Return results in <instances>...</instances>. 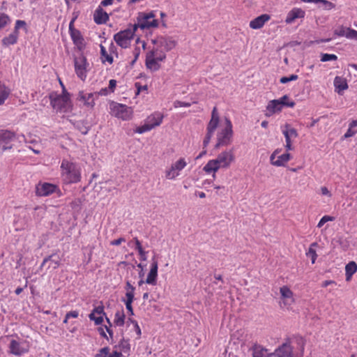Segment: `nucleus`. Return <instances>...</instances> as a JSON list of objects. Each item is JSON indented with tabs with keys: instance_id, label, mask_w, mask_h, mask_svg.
<instances>
[{
	"instance_id": "nucleus-1",
	"label": "nucleus",
	"mask_w": 357,
	"mask_h": 357,
	"mask_svg": "<svg viewBox=\"0 0 357 357\" xmlns=\"http://www.w3.org/2000/svg\"><path fill=\"white\" fill-rule=\"evenodd\" d=\"M61 168L63 179L66 183H75L80 181V171L75 163L63 159L61 162Z\"/></svg>"
},
{
	"instance_id": "nucleus-2",
	"label": "nucleus",
	"mask_w": 357,
	"mask_h": 357,
	"mask_svg": "<svg viewBox=\"0 0 357 357\" xmlns=\"http://www.w3.org/2000/svg\"><path fill=\"white\" fill-rule=\"evenodd\" d=\"M52 107L61 112H67L70 104V94L63 88L62 94L58 95L56 93H52L49 96Z\"/></svg>"
},
{
	"instance_id": "nucleus-3",
	"label": "nucleus",
	"mask_w": 357,
	"mask_h": 357,
	"mask_svg": "<svg viewBox=\"0 0 357 357\" xmlns=\"http://www.w3.org/2000/svg\"><path fill=\"white\" fill-rule=\"evenodd\" d=\"M137 29L136 26L130 24V27L116 33L114 36V40L121 47L127 48L130 46V40L133 38Z\"/></svg>"
},
{
	"instance_id": "nucleus-4",
	"label": "nucleus",
	"mask_w": 357,
	"mask_h": 357,
	"mask_svg": "<svg viewBox=\"0 0 357 357\" xmlns=\"http://www.w3.org/2000/svg\"><path fill=\"white\" fill-rule=\"evenodd\" d=\"M226 126L218 135V142L215 145V149H219L220 146H225L230 144L232 141L233 130L231 121L225 118Z\"/></svg>"
},
{
	"instance_id": "nucleus-5",
	"label": "nucleus",
	"mask_w": 357,
	"mask_h": 357,
	"mask_svg": "<svg viewBox=\"0 0 357 357\" xmlns=\"http://www.w3.org/2000/svg\"><path fill=\"white\" fill-rule=\"evenodd\" d=\"M155 17V14L153 11L146 13H139L137 17V24H135L134 26H136L137 29L140 28L142 30L149 29L151 27H158V22L157 20H153L152 21H149V19Z\"/></svg>"
},
{
	"instance_id": "nucleus-6",
	"label": "nucleus",
	"mask_w": 357,
	"mask_h": 357,
	"mask_svg": "<svg viewBox=\"0 0 357 357\" xmlns=\"http://www.w3.org/2000/svg\"><path fill=\"white\" fill-rule=\"evenodd\" d=\"M74 63L77 77L84 81L86 77V66H89L86 58L83 55L82 53H80L79 56L75 57Z\"/></svg>"
},
{
	"instance_id": "nucleus-7",
	"label": "nucleus",
	"mask_w": 357,
	"mask_h": 357,
	"mask_svg": "<svg viewBox=\"0 0 357 357\" xmlns=\"http://www.w3.org/2000/svg\"><path fill=\"white\" fill-rule=\"evenodd\" d=\"M61 261V259L58 252H54L44 258L40 268L45 266L47 271H52L60 266Z\"/></svg>"
},
{
	"instance_id": "nucleus-8",
	"label": "nucleus",
	"mask_w": 357,
	"mask_h": 357,
	"mask_svg": "<svg viewBox=\"0 0 357 357\" xmlns=\"http://www.w3.org/2000/svg\"><path fill=\"white\" fill-rule=\"evenodd\" d=\"M271 357H293V347L289 338L278 347L274 352L271 353Z\"/></svg>"
},
{
	"instance_id": "nucleus-9",
	"label": "nucleus",
	"mask_w": 357,
	"mask_h": 357,
	"mask_svg": "<svg viewBox=\"0 0 357 357\" xmlns=\"http://www.w3.org/2000/svg\"><path fill=\"white\" fill-rule=\"evenodd\" d=\"M14 138V132L8 130L0 132V155L6 150L12 149L13 144L11 142L13 141Z\"/></svg>"
},
{
	"instance_id": "nucleus-10",
	"label": "nucleus",
	"mask_w": 357,
	"mask_h": 357,
	"mask_svg": "<svg viewBox=\"0 0 357 357\" xmlns=\"http://www.w3.org/2000/svg\"><path fill=\"white\" fill-rule=\"evenodd\" d=\"M220 168H227L234 160V155L231 150L220 153L215 159Z\"/></svg>"
},
{
	"instance_id": "nucleus-11",
	"label": "nucleus",
	"mask_w": 357,
	"mask_h": 357,
	"mask_svg": "<svg viewBox=\"0 0 357 357\" xmlns=\"http://www.w3.org/2000/svg\"><path fill=\"white\" fill-rule=\"evenodd\" d=\"M115 116L123 120H128L130 119L132 114V109L125 105L119 104L114 108Z\"/></svg>"
},
{
	"instance_id": "nucleus-12",
	"label": "nucleus",
	"mask_w": 357,
	"mask_h": 357,
	"mask_svg": "<svg viewBox=\"0 0 357 357\" xmlns=\"http://www.w3.org/2000/svg\"><path fill=\"white\" fill-rule=\"evenodd\" d=\"M158 49H153L147 53L146 57V66L148 69L156 71L160 69V65L158 63V60L155 58L157 54Z\"/></svg>"
},
{
	"instance_id": "nucleus-13",
	"label": "nucleus",
	"mask_w": 357,
	"mask_h": 357,
	"mask_svg": "<svg viewBox=\"0 0 357 357\" xmlns=\"http://www.w3.org/2000/svg\"><path fill=\"white\" fill-rule=\"evenodd\" d=\"M151 261L152 263L151 266V269L147 275L146 283L149 284L155 285L156 284L158 268V261L155 255L153 257Z\"/></svg>"
},
{
	"instance_id": "nucleus-14",
	"label": "nucleus",
	"mask_w": 357,
	"mask_h": 357,
	"mask_svg": "<svg viewBox=\"0 0 357 357\" xmlns=\"http://www.w3.org/2000/svg\"><path fill=\"white\" fill-rule=\"evenodd\" d=\"M56 188L55 185L44 183L42 185H38L36 188V193L38 196H48L53 193Z\"/></svg>"
},
{
	"instance_id": "nucleus-15",
	"label": "nucleus",
	"mask_w": 357,
	"mask_h": 357,
	"mask_svg": "<svg viewBox=\"0 0 357 357\" xmlns=\"http://www.w3.org/2000/svg\"><path fill=\"white\" fill-rule=\"evenodd\" d=\"M176 45V41L170 36H160L159 47H163L165 52H169Z\"/></svg>"
},
{
	"instance_id": "nucleus-16",
	"label": "nucleus",
	"mask_w": 357,
	"mask_h": 357,
	"mask_svg": "<svg viewBox=\"0 0 357 357\" xmlns=\"http://www.w3.org/2000/svg\"><path fill=\"white\" fill-rule=\"evenodd\" d=\"M284 103L280 102L279 100H272L269 101L266 106V116H270L276 112H279L284 107L282 105Z\"/></svg>"
},
{
	"instance_id": "nucleus-17",
	"label": "nucleus",
	"mask_w": 357,
	"mask_h": 357,
	"mask_svg": "<svg viewBox=\"0 0 357 357\" xmlns=\"http://www.w3.org/2000/svg\"><path fill=\"white\" fill-rule=\"evenodd\" d=\"M94 96L97 98L96 92L84 93V91H79L77 99L83 102L85 105L93 107L95 105Z\"/></svg>"
},
{
	"instance_id": "nucleus-18",
	"label": "nucleus",
	"mask_w": 357,
	"mask_h": 357,
	"mask_svg": "<svg viewBox=\"0 0 357 357\" xmlns=\"http://www.w3.org/2000/svg\"><path fill=\"white\" fill-rule=\"evenodd\" d=\"M305 15V11L301 8H294L288 13L285 22L287 24H291L298 18H304Z\"/></svg>"
},
{
	"instance_id": "nucleus-19",
	"label": "nucleus",
	"mask_w": 357,
	"mask_h": 357,
	"mask_svg": "<svg viewBox=\"0 0 357 357\" xmlns=\"http://www.w3.org/2000/svg\"><path fill=\"white\" fill-rule=\"evenodd\" d=\"M93 20L97 24H105L109 20V15L100 6H98L94 12Z\"/></svg>"
},
{
	"instance_id": "nucleus-20",
	"label": "nucleus",
	"mask_w": 357,
	"mask_h": 357,
	"mask_svg": "<svg viewBox=\"0 0 357 357\" xmlns=\"http://www.w3.org/2000/svg\"><path fill=\"white\" fill-rule=\"evenodd\" d=\"M271 19V16L268 14H262L250 22V26L253 29H259L261 28L264 24Z\"/></svg>"
},
{
	"instance_id": "nucleus-21",
	"label": "nucleus",
	"mask_w": 357,
	"mask_h": 357,
	"mask_svg": "<svg viewBox=\"0 0 357 357\" xmlns=\"http://www.w3.org/2000/svg\"><path fill=\"white\" fill-rule=\"evenodd\" d=\"M70 36L74 44L81 51L84 47L85 44L80 31L75 29H70Z\"/></svg>"
},
{
	"instance_id": "nucleus-22",
	"label": "nucleus",
	"mask_w": 357,
	"mask_h": 357,
	"mask_svg": "<svg viewBox=\"0 0 357 357\" xmlns=\"http://www.w3.org/2000/svg\"><path fill=\"white\" fill-rule=\"evenodd\" d=\"M275 152H273L270 158L271 163L273 165H275L277 167H281V166H283L285 162H287V161H289L290 160L291 155L289 153H286L282 154L281 155L278 156L277 160H275Z\"/></svg>"
},
{
	"instance_id": "nucleus-23",
	"label": "nucleus",
	"mask_w": 357,
	"mask_h": 357,
	"mask_svg": "<svg viewBox=\"0 0 357 357\" xmlns=\"http://www.w3.org/2000/svg\"><path fill=\"white\" fill-rule=\"evenodd\" d=\"M334 86L335 87V92L339 95L342 94V91L348 89V84L347 79L342 77L336 76L334 79Z\"/></svg>"
},
{
	"instance_id": "nucleus-24",
	"label": "nucleus",
	"mask_w": 357,
	"mask_h": 357,
	"mask_svg": "<svg viewBox=\"0 0 357 357\" xmlns=\"http://www.w3.org/2000/svg\"><path fill=\"white\" fill-rule=\"evenodd\" d=\"M252 357H271L266 349L262 346L255 344L250 349Z\"/></svg>"
},
{
	"instance_id": "nucleus-25",
	"label": "nucleus",
	"mask_w": 357,
	"mask_h": 357,
	"mask_svg": "<svg viewBox=\"0 0 357 357\" xmlns=\"http://www.w3.org/2000/svg\"><path fill=\"white\" fill-rule=\"evenodd\" d=\"M10 351L11 354L15 356H21L26 352V350L22 349L20 346V342L15 340H12L9 345Z\"/></svg>"
},
{
	"instance_id": "nucleus-26",
	"label": "nucleus",
	"mask_w": 357,
	"mask_h": 357,
	"mask_svg": "<svg viewBox=\"0 0 357 357\" xmlns=\"http://www.w3.org/2000/svg\"><path fill=\"white\" fill-rule=\"evenodd\" d=\"M158 119L159 120H158V121L155 123H149L148 122L147 123H145L143 126L137 127L135 132L139 134H142L145 132L151 130V129L154 128L156 126H160L161 124V119L160 117H159Z\"/></svg>"
},
{
	"instance_id": "nucleus-27",
	"label": "nucleus",
	"mask_w": 357,
	"mask_h": 357,
	"mask_svg": "<svg viewBox=\"0 0 357 357\" xmlns=\"http://www.w3.org/2000/svg\"><path fill=\"white\" fill-rule=\"evenodd\" d=\"M357 271V264L355 261L349 262L345 266L346 280L349 281L352 275Z\"/></svg>"
},
{
	"instance_id": "nucleus-28",
	"label": "nucleus",
	"mask_w": 357,
	"mask_h": 357,
	"mask_svg": "<svg viewBox=\"0 0 357 357\" xmlns=\"http://www.w3.org/2000/svg\"><path fill=\"white\" fill-rule=\"evenodd\" d=\"M18 38V33L13 31V33L9 34L8 36L5 37L2 40V43L4 45L8 46L10 45H14L17 43Z\"/></svg>"
},
{
	"instance_id": "nucleus-29",
	"label": "nucleus",
	"mask_w": 357,
	"mask_h": 357,
	"mask_svg": "<svg viewBox=\"0 0 357 357\" xmlns=\"http://www.w3.org/2000/svg\"><path fill=\"white\" fill-rule=\"evenodd\" d=\"M220 169V165L217 164L215 160H209L207 164L204 167L203 170L206 173L216 172Z\"/></svg>"
},
{
	"instance_id": "nucleus-30",
	"label": "nucleus",
	"mask_w": 357,
	"mask_h": 357,
	"mask_svg": "<svg viewBox=\"0 0 357 357\" xmlns=\"http://www.w3.org/2000/svg\"><path fill=\"white\" fill-rule=\"evenodd\" d=\"M10 94V89L0 82V105H2Z\"/></svg>"
},
{
	"instance_id": "nucleus-31",
	"label": "nucleus",
	"mask_w": 357,
	"mask_h": 357,
	"mask_svg": "<svg viewBox=\"0 0 357 357\" xmlns=\"http://www.w3.org/2000/svg\"><path fill=\"white\" fill-rule=\"evenodd\" d=\"M357 132V119L353 120L349 125V128L344 135V138H349Z\"/></svg>"
},
{
	"instance_id": "nucleus-32",
	"label": "nucleus",
	"mask_w": 357,
	"mask_h": 357,
	"mask_svg": "<svg viewBox=\"0 0 357 357\" xmlns=\"http://www.w3.org/2000/svg\"><path fill=\"white\" fill-rule=\"evenodd\" d=\"M135 298H132V296L130 294H127L126 298H123L121 301L125 303L126 307L130 315H134L133 308L132 306V303L134 301Z\"/></svg>"
},
{
	"instance_id": "nucleus-33",
	"label": "nucleus",
	"mask_w": 357,
	"mask_h": 357,
	"mask_svg": "<svg viewBox=\"0 0 357 357\" xmlns=\"http://www.w3.org/2000/svg\"><path fill=\"white\" fill-rule=\"evenodd\" d=\"M133 241L135 243V248L137 250L139 255H140V259L142 261L146 260V252L143 250L141 242L138 240L137 237L133 238Z\"/></svg>"
},
{
	"instance_id": "nucleus-34",
	"label": "nucleus",
	"mask_w": 357,
	"mask_h": 357,
	"mask_svg": "<svg viewBox=\"0 0 357 357\" xmlns=\"http://www.w3.org/2000/svg\"><path fill=\"white\" fill-rule=\"evenodd\" d=\"M125 314L123 310L118 311L115 313L114 324L119 326H123L125 324Z\"/></svg>"
},
{
	"instance_id": "nucleus-35",
	"label": "nucleus",
	"mask_w": 357,
	"mask_h": 357,
	"mask_svg": "<svg viewBox=\"0 0 357 357\" xmlns=\"http://www.w3.org/2000/svg\"><path fill=\"white\" fill-rule=\"evenodd\" d=\"M280 291L282 299H289L293 297V292L287 286L280 287Z\"/></svg>"
},
{
	"instance_id": "nucleus-36",
	"label": "nucleus",
	"mask_w": 357,
	"mask_h": 357,
	"mask_svg": "<svg viewBox=\"0 0 357 357\" xmlns=\"http://www.w3.org/2000/svg\"><path fill=\"white\" fill-rule=\"evenodd\" d=\"M317 243H313L311 244L309 250H308V252L306 253V255L311 257V260H312V264H314L315 263V261H316V259L317 257V255L316 253V251L315 250H314L312 248L313 246H317Z\"/></svg>"
},
{
	"instance_id": "nucleus-37",
	"label": "nucleus",
	"mask_w": 357,
	"mask_h": 357,
	"mask_svg": "<svg viewBox=\"0 0 357 357\" xmlns=\"http://www.w3.org/2000/svg\"><path fill=\"white\" fill-rule=\"evenodd\" d=\"M280 102L284 103L282 105L287 107H294L296 105L294 101L289 100V98L287 95L283 96L282 98L278 99Z\"/></svg>"
},
{
	"instance_id": "nucleus-38",
	"label": "nucleus",
	"mask_w": 357,
	"mask_h": 357,
	"mask_svg": "<svg viewBox=\"0 0 357 357\" xmlns=\"http://www.w3.org/2000/svg\"><path fill=\"white\" fill-rule=\"evenodd\" d=\"M285 128L286 129L282 131L284 135L285 132H287V135L290 139L291 137H296L298 136L297 130L294 128H291L289 124L285 125Z\"/></svg>"
},
{
	"instance_id": "nucleus-39",
	"label": "nucleus",
	"mask_w": 357,
	"mask_h": 357,
	"mask_svg": "<svg viewBox=\"0 0 357 357\" xmlns=\"http://www.w3.org/2000/svg\"><path fill=\"white\" fill-rule=\"evenodd\" d=\"M220 119H211L210 120L208 126H207V131L210 132L214 133L215 129L217 128L219 124Z\"/></svg>"
},
{
	"instance_id": "nucleus-40",
	"label": "nucleus",
	"mask_w": 357,
	"mask_h": 357,
	"mask_svg": "<svg viewBox=\"0 0 357 357\" xmlns=\"http://www.w3.org/2000/svg\"><path fill=\"white\" fill-rule=\"evenodd\" d=\"M100 47L101 56L105 57V61H107L109 63H113V57L111 55L107 54L105 47L102 45H100Z\"/></svg>"
},
{
	"instance_id": "nucleus-41",
	"label": "nucleus",
	"mask_w": 357,
	"mask_h": 357,
	"mask_svg": "<svg viewBox=\"0 0 357 357\" xmlns=\"http://www.w3.org/2000/svg\"><path fill=\"white\" fill-rule=\"evenodd\" d=\"M10 21V20L8 15L5 13L0 14V30L5 27Z\"/></svg>"
},
{
	"instance_id": "nucleus-42",
	"label": "nucleus",
	"mask_w": 357,
	"mask_h": 357,
	"mask_svg": "<svg viewBox=\"0 0 357 357\" xmlns=\"http://www.w3.org/2000/svg\"><path fill=\"white\" fill-rule=\"evenodd\" d=\"M337 59V56L335 54H321V61L322 62H326L329 61H336Z\"/></svg>"
},
{
	"instance_id": "nucleus-43",
	"label": "nucleus",
	"mask_w": 357,
	"mask_h": 357,
	"mask_svg": "<svg viewBox=\"0 0 357 357\" xmlns=\"http://www.w3.org/2000/svg\"><path fill=\"white\" fill-rule=\"evenodd\" d=\"M76 128L81 132L82 135H86L89 131V127L87 126L84 122H78Z\"/></svg>"
},
{
	"instance_id": "nucleus-44",
	"label": "nucleus",
	"mask_w": 357,
	"mask_h": 357,
	"mask_svg": "<svg viewBox=\"0 0 357 357\" xmlns=\"http://www.w3.org/2000/svg\"><path fill=\"white\" fill-rule=\"evenodd\" d=\"M186 165V162H185L183 158H181L177 160L172 166L173 169L175 170L181 171L183 169Z\"/></svg>"
},
{
	"instance_id": "nucleus-45",
	"label": "nucleus",
	"mask_w": 357,
	"mask_h": 357,
	"mask_svg": "<svg viewBox=\"0 0 357 357\" xmlns=\"http://www.w3.org/2000/svg\"><path fill=\"white\" fill-rule=\"evenodd\" d=\"M319 3L321 4L323 9L326 10H331L335 7V5L333 3L327 0H320Z\"/></svg>"
},
{
	"instance_id": "nucleus-46",
	"label": "nucleus",
	"mask_w": 357,
	"mask_h": 357,
	"mask_svg": "<svg viewBox=\"0 0 357 357\" xmlns=\"http://www.w3.org/2000/svg\"><path fill=\"white\" fill-rule=\"evenodd\" d=\"M125 289L127 291L126 293V298H127V294H130L132 296V298H135V287L132 286L129 281L126 282Z\"/></svg>"
},
{
	"instance_id": "nucleus-47",
	"label": "nucleus",
	"mask_w": 357,
	"mask_h": 357,
	"mask_svg": "<svg viewBox=\"0 0 357 357\" xmlns=\"http://www.w3.org/2000/svg\"><path fill=\"white\" fill-rule=\"evenodd\" d=\"M89 318L90 320L94 321L96 325H100L103 321V318L102 316L96 317L93 313H90Z\"/></svg>"
},
{
	"instance_id": "nucleus-48",
	"label": "nucleus",
	"mask_w": 357,
	"mask_h": 357,
	"mask_svg": "<svg viewBox=\"0 0 357 357\" xmlns=\"http://www.w3.org/2000/svg\"><path fill=\"white\" fill-rule=\"evenodd\" d=\"M347 29L348 28H344L343 26H342L339 29H337L334 31V34L337 36H346L347 37Z\"/></svg>"
},
{
	"instance_id": "nucleus-49",
	"label": "nucleus",
	"mask_w": 357,
	"mask_h": 357,
	"mask_svg": "<svg viewBox=\"0 0 357 357\" xmlns=\"http://www.w3.org/2000/svg\"><path fill=\"white\" fill-rule=\"evenodd\" d=\"M298 79L297 75H291L289 77H282L280 78V82L282 84H286L291 81H295Z\"/></svg>"
},
{
	"instance_id": "nucleus-50",
	"label": "nucleus",
	"mask_w": 357,
	"mask_h": 357,
	"mask_svg": "<svg viewBox=\"0 0 357 357\" xmlns=\"http://www.w3.org/2000/svg\"><path fill=\"white\" fill-rule=\"evenodd\" d=\"M159 117H160L161 119V122L162 121V119H163V116L160 114V113H156V114H154L148 117V122L149 123H155L158 121V120H159Z\"/></svg>"
},
{
	"instance_id": "nucleus-51",
	"label": "nucleus",
	"mask_w": 357,
	"mask_h": 357,
	"mask_svg": "<svg viewBox=\"0 0 357 357\" xmlns=\"http://www.w3.org/2000/svg\"><path fill=\"white\" fill-rule=\"evenodd\" d=\"M334 220V218L332 217V216H329V215H324V217L321 218V219L319 220L318 225H317V227L319 228L321 227L326 222H327L328 221H332Z\"/></svg>"
},
{
	"instance_id": "nucleus-52",
	"label": "nucleus",
	"mask_w": 357,
	"mask_h": 357,
	"mask_svg": "<svg viewBox=\"0 0 357 357\" xmlns=\"http://www.w3.org/2000/svg\"><path fill=\"white\" fill-rule=\"evenodd\" d=\"M347 38L349 39H354L357 40V31L351 28H348Z\"/></svg>"
},
{
	"instance_id": "nucleus-53",
	"label": "nucleus",
	"mask_w": 357,
	"mask_h": 357,
	"mask_svg": "<svg viewBox=\"0 0 357 357\" xmlns=\"http://www.w3.org/2000/svg\"><path fill=\"white\" fill-rule=\"evenodd\" d=\"M91 313H93L94 315L96 314L99 315H106L105 312H104V306L102 305L96 307Z\"/></svg>"
},
{
	"instance_id": "nucleus-54",
	"label": "nucleus",
	"mask_w": 357,
	"mask_h": 357,
	"mask_svg": "<svg viewBox=\"0 0 357 357\" xmlns=\"http://www.w3.org/2000/svg\"><path fill=\"white\" fill-rule=\"evenodd\" d=\"M119 346L124 352L129 351L130 348L128 341L125 340L124 339L122 340Z\"/></svg>"
},
{
	"instance_id": "nucleus-55",
	"label": "nucleus",
	"mask_w": 357,
	"mask_h": 357,
	"mask_svg": "<svg viewBox=\"0 0 357 357\" xmlns=\"http://www.w3.org/2000/svg\"><path fill=\"white\" fill-rule=\"evenodd\" d=\"M174 170L175 169H173V166H172L171 169L166 172V177L169 179H173L177 176L178 174H175Z\"/></svg>"
},
{
	"instance_id": "nucleus-56",
	"label": "nucleus",
	"mask_w": 357,
	"mask_h": 357,
	"mask_svg": "<svg viewBox=\"0 0 357 357\" xmlns=\"http://www.w3.org/2000/svg\"><path fill=\"white\" fill-rule=\"evenodd\" d=\"M26 24L25 21L20 20H17L16 22H15V26L14 31L15 32H17V33H19V31H18L19 29H20L21 27L25 26Z\"/></svg>"
},
{
	"instance_id": "nucleus-57",
	"label": "nucleus",
	"mask_w": 357,
	"mask_h": 357,
	"mask_svg": "<svg viewBox=\"0 0 357 357\" xmlns=\"http://www.w3.org/2000/svg\"><path fill=\"white\" fill-rule=\"evenodd\" d=\"M213 132H210L208 131H207V133L204 137V142H203V146L204 147H206L208 146V144H209L210 141H211V139L213 136Z\"/></svg>"
},
{
	"instance_id": "nucleus-58",
	"label": "nucleus",
	"mask_w": 357,
	"mask_h": 357,
	"mask_svg": "<svg viewBox=\"0 0 357 357\" xmlns=\"http://www.w3.org/2000/svg\"><path fill=\"white\" fill-rule=\"evenodd\" d=\"M155 58H156L158 61H162L166 59V54L162 50H158L157 52V54L155 56Z\"/></svg>"
},
{
	"instance_id": "nucleus-59",
	"label": "nucleus",
	"mask_w": 357,
	"mask_h": 357,
	"mask_svg": "<svg viewBox=\"0 0 357 357\" xmlns=\"http://www.w3.org/2000/svg\"><path fill=\"white\" fill-rule=\"evenodd\" d=\"M174 105L175 107H190L191 104L190 102H183L180 100H176L174 103Z\"/></svg>"
},
{
	"instance_id": "nucleus-60",
	"label": "nucleus",
	"mask_w": 357,
	"mask_h": 357,
	"mask_svg": "<svg viewBox=\"0 0 357 357\" xmlns=\"http://www.w3.org/2000/svg\"><path fill=\"white\" fill-rule=\"evenodd\" d=\"M284 137H285V141H286L285 147H286L287 150H291L292 149L291 142V139L289 137V136L287 135V132L284 133Z\"/></svg>"
},
{
	"instance_id": "nucleus-61",
	"label": "nucleus",
	"mask_w": 357,
	"mask_h": 357,
	"mask_svg": "<svg viewBox=\"0 0 357 357\" xmlns=\"http://www.w3.org/2000/svg\"><path fill=\"white\" fill-rule=\"evenodd\" d=\"M79 315V313L76 310H73V311H70L66 313V319H70V318H77Z\"/></svg>"
},
{
	"instance_id": "nucleus-62",
	"label": "nucleus",
	"mask_w": 357,
	"mask_h": 357,
	"mask_svg": "<svg viewBox=\"0 0 357 357\" xmlns=\"http://www.w3.org/2000/svg\"><path fill=\"white\" fill-rule=\"evenodd\" d=\"M126 239L124 238H119L118 239L112 241L110 243L112 245H119L121 243L125 242Z\"/></svg>"
},
{
	"instance_id": "nucleus-63",
	"label": "nucleus",
	"mask_w": 357,
	"mask_h": 357,
	"mask_svg": "<svg viewBox=\"0 0 357 357\" xmlns=\"http://www.w3.org/2000/svg\"><path fill=\"white\" fill-rule=\"evenodd\" d=\"M116 86V81L115 79H110L109 82V89L111 91H114L115 87Z\"/></svg>"
},
{
	"instance_id": "nucleus-64",
	"label": "nucleus",
	"mask_w": 357,
	"mask_h": 357,
	"mask_svg": "<svg viewBox=\"0 0 357 357\" xmlns=\"http://www.w3.org/2000/svg\"><path fill=\"white\" fill-rule=\"evenodd\" d=\"M99 353H100L101 354H103L106 356H108L110 354H109V348L107 347H103L99 350Z\"/></svg>"
}]
</instances>
